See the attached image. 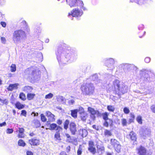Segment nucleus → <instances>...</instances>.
Instances as JSON below:
<instances>
[{"label":"nucleus","mask_w":155,"mask_h":155,"mask_svg":"<svg viewBox=\"0 0 155 155\" xmlns=\"http://www.w3.org/2000/svg\"><path fill=\"white\" fill-rule=\"evenodd\" d=\"M27 155H33V153L30 151H28L27 152Z\"/></svg>","instance_id":"obj_64"},{"label":"nucleus","mask_w":155,"mask_h":155,"mask_svg":"<svg viewBox=\"0 0 155 155\" xmlns=\"http://www.w3.org/2000/svg\"><path fill=\"white\" fill-rule=\"evenodd\" d=\"M88 110L91 114H95L97 111H96L93 108L89 107L88 108Z\"/></svg>","instance_id":"obj_31"},{"label":"nucleus","mask_w":155,"mask_h":155,"mask_svg":"<svg viewBox=\"0 0 155 155\" xmlns=\"http://www.w3.org/2000/svg\"><path fill=\"white\" fill-rule=\"evenodd\" d=\"M15 106L16 108L19 110L23 109L24 107V105L19 102H17L15 104Z\"/></svg>","instance_id":"obj_26"},{"label":"nucleus","mask_w":155,"mask_h":155,"mask_svg":"<svg viewBox=\"0 0 155 155\" xmlns=\"http://www.w3.org/2000/svg\"><path fill=\"white\" fill-rule=\"evenodd\" d=\"M108 115L109 114L107 112L103 113L102 114L103 118L105 120H109L110 122V120L108 118Z\"/></svg>","instance_id":"obj_27"},{"label":"nucleus","mask_w":155,"mask_h":155,"mask_svg":"<svg viewBox=\"0 0 155 155\" xmlns=\"http://www.w3.org/2000/svg\"><path fill=\"white\" fill-rule=\"evenodd\" d=\"M29 142L31 145H37L39 144V140L38 139L34 138L33 139L29 140Z\"/></svg>","instance_id":"obj_17"},{"label":"nucleus","mask_w":155,"mask_h":155,"mask_svg":"<svg viewBox=\"0 0 155 155\" xmlns=\"http://www.w3.org/2000/svg\"><path fill=\"white\" fill-rule=\"evenodd\" d=\"M81 89L84 94L90 95L94 93V87L93 84L86 83L81 86Z\"/></svg>","instance_id":"obj_4"},{"label":"nucleus","mask_w":155,"mask_h":155,"mask_svg":"<svg viewBox=\"0 0 155 155\" xmlns=\"http://www.w3.org/2000/svg\"><path fill=\"white\" fill-rule=\"evenodd\" d=\"M78 111L79 112L80 114L85 112L84 108L81 107H79Z\"/></svg>","instance_id":"obj_47"},{"label":"nucleus","mask_w":155,"mask_h":155,"mask_svg":"<svg viewBox=\"0 0 155 155\" xmlns=\"http://www.w3.org/2000/svg\"><path fill=\"white\" fill-rule=\"evenodd\" d=\"M69 129L72 134L74 135L77 132L76 125L73 122H71L69 124Z\"/></svg>","instance_id":"obj_11"},{"label":"nucleus","mask_w":155,"mask_h":155,"mask_svg":"<svg viewBox=\"0 0 155 155\" xmlns=\"http://www.w3.org/2000/svg\"><path fill=\"white\" fill-rule=\"evenodd\" d=\"M35 71H32L31 74L33 76V78L34 79H36L38 77H37L36 76H35Z\"/></svg>","instance_id":"obj_59"},{"label":"nucleus","mask_w":155,"mask_h":155,"mask_svg":"<svg viewBox=\"0 0 155 155\" xmlns=\"http://www.w3.org/2000/svg\"><path fill=\"white\" fill-rule=\"evenodd\" d=\"M68 104L70 105H72L74 104V100H71L68 101Z\"/></svg>","instance_id":"obj_58"},{"label":"nucleus","mask_w":155,"mask_h":155,"mask_svg":"<svg viewBox=\"0 0 155 155\" xmlns=\"http://www.w3.org/2000/svg\"><path fill=\"white\" fill-rule=\"evenodd\" d=\"M150 59L149 57H146L145 59V61L147 63H149L150 61Z\"/></svg>","instance_id":"obj_56"},{"label":"nucleus","mask_w":155,"mask_h":155,"mask_svg":"<svg viewBox=\"0 0 155 155\" xmlns=\"http://www.w3.org/2000/svg\"><path fill=\"white\" fill-rule=\"evenodd\" d=\"M53 94L51 93H50L45 96V98L50 99L53 97Z\"/></svg>","instance_id":"obj_48"},{"label":"nucleus","mask_w":155,"mask_h":155,"mask_svg":"<svg viewBox=\"0 0 155 155\" xmlns=\"http://www.w3.org/2000/svg\"><path fill=\"white\" fill-rule=\"evenodd\" d=\"M67 4L71 7H79L80 8L84 10H86V8L84 7V4L81 0H66Z\"/></svg>","instance_id":"obj_5"},{"label":"nucleus","mask_w":155,"mask_h":155,"mask_svg":"<svg viewBox=\"0 0 155 155\" xmlns=\"http://www.w3.org/2000/svg\"><path fill=\"white\" fill-rule=\"evenodd\" d=\"M66 136L67 137V138H70V139L69 140H68L67 141H68L69 142H71L72 141V140H71V137L70 135L68 134H66Z\"/></svg>","instance_id":"obj_55"},{"label":"nucleus","mask_w":155,"mask_h":155,"mask_svg":"<svg viewBox=\"0 0 155 155\" xmlns=\"http://www.w3.org/2000/svg\"><path fill=\"white\" fill-rule=\"evenodd\" d=\"M57 101L62 104L65 103V99L62 96H58L57 97Z\"/></svg>","instance_id":"obj_24"},{"label":"nucleus","mask_w":155,"mask_h":155,"mask_svg":"<svg viewBox=\"0 0 155 155\" xmlns=\"http://www.w3.org/2000/svg\"><path fill=\"white\" fill-rule=\"evenodd\" d=\"M0 101L3 104H5L6 105H7L8 103V101L6 99H1L0 98Z\"/></svg>","instance_id":"obj_49"},{"label":"nucleus","mask_w":155,"mask_h":155,"mask_svg":"<svg viewBox=\"0 0 155 155\" xmlns=\"http://www.w3.org/2000/svg\"><path fill=\"white\" fill-rule=\"evenodd\" d=\"M80 115L81 120L83 121L85 120L87 117V114L85 112L84 113H81Z\"/></svg>","instance_id":"obj_30"},{"label":"nucleus","mask_w":155,"mask_h":155,"mask_svg":"<svg viewBox=\"0 0 155 155\" xmlns=\"http://www.w3.org/2000/svg\"><path fill=\"white\" fill-rule=\"evenodd\" d=\"M1 25L3 27H5L6 26V23L4 22H1L0 23Z\"/></svg>","instance_id":"obj_62"},{"label":"nucleus","mask_w":155,"mask_h":155,"mask_svg":"<svg viewBox=\"0 0 155 155\" xmlns=\"http://www.w3.org/2000/svg\"><path fill=\"white\" fill-rule=\"evenodd\" d=\"M71 116L74 118H76L77 117V114L78 112V109H75L71 110Z\"/></svg>","instance_id":"obj_28"},{"label":"nucleus","mask_w":155,"mask_h":155,"mask_svg":"<svg viewBox=\"0 0 155 155\" xmlns=\"http://www.w3.org/2000/svg\"><path fill=\"white\" fill-rule=\"evenodd\" d=\"M108 87L110 92L113 91L118 96L127 92L128 90V87L118 79L114 80L112 84L108 85Z\"/></svg>","instance_id":"obj_2"},{"label":"nucleus","mask_w":155,"mask_h":155,"mask_svg":"<svg viewBox=\"0 0 155 155\" xmlns=\"http://www.w3.org/2000/svg\"><path fill=\"white\" fill-rule=\"evenodd\" d=\"M16 70V66L15 64H12L10 67V70L12 72H15Z\"/></svg>","instance_id":"obj_36"},{"label":"nucleus","mask_w":155,"mask_h":155,"mask_svg":"<svg viewBox=\"0 0 155 155\" xmlns=\"http://www.w3.org/2000/svg\"><path fill=\"white\" fill-rule=\"evenodd\" d=\"M57 58L59 64H66L75 61L77 58V54L75 51H71L69 50H62L59 48L56 52Z\"/></svg>","instance_id":"obj_1"},{"label":"nucleus","mask_w":155,"mask_h":155,"mask_svg":"<svg viewBox=\"0 0 155 155\" xmlns=\"http://www.w3.org/2000/svg\"><path fill=\"white\" fill-rule=\"evenodd\" d=\"M35 94H34L28 93L27 94V99L29 100H31L33 99Z\"/></svg>","instance_id":"obj_33"},{"label":"nucleus","mask_w":155,"mask_h":155,"mask_svg":"<svg viewBox=\"0 0 155 155\" xmlns=\"http://www.w3.org/2000/svg\"><path fill=\"white\" fill-rule=\"evenodd\" d=\"M79 7L74 8L68 13V16H72L73 17L79 18L83 14V12Z\"/></svg>","instance_id":"obj_6"},{"label":"nucleus","mask_w":155,"mask_h":155,"mask_svg":"<svg viewBox=\"0 0 155 155\" xmlns=\"http://www.w3.org/2000/svg\"><path fill=\"white\" fill-rule=\"evenodd\" d=\"M69 123V121L68 120H66L64 122V128L67 130L68 128V125Z\"/></svg>","instance_id":"obj_38"},{"label":"nucleus","mask_w":155,"mask_h":155,"mask_svg":"<svg viewBox=\"0 0 155 155\" xmlns=\"http://www.w3.org/2000/svg\"><path fill=\"white\" fill-rule=\"evenodd\" d=\"M33 122L35 124V126L36 127H38L40 126V123L39 121L37 120H33Z\"/></svg>","instance_id":"obj_37"},{"label":"nucleus","mask_w":155,"mask_h":155,"mask_svg":"<svg viewBox=\"0 0 155 155\" xmlns=\"http://www.w3.org/2000/svg\"><path fill=\"white\" fill-rule=\"evenodd\" d=\"M26 37V35L25 31L20 30L14 31L13 39L14 43L17 44L21 42Z\"/></svg>","instance_id":"obj_3"},{"label":"nucleus","mask_w":155,"mask_h":155,"mask_svg":"<svg viewBox=\"0 0 155 155\" xmlns=\"http://www.w3.org/2000/svg\"><path fill=\"white\" fill-rule=\"evenodd\" d=\"M88 150L93 154H95L96 153V149L93 141L91 140L89 141Z\"/></svg>","instance_id":"obj_10"},{"label":"nucleus","mask_w":155,"mask_h":155,"mask_svg":"<svg viewBox=\"0 0 155 155\" xmlns=\"http://www.w3.org/2000/svg\"><path fill=\"white\" fill-rule=\"evenodd\" d=\"M98 78L97 75L96 74H95L91 76L90 77V79L93 81L94 82L96 80H97Z\"/></svg>","instance_id":"obj_29"},{"label":"nucleus","mask_w":155,"mask_h":155,"mask_svg":"<svg viewBox=\"0 0 155 155\" xmlns=\"http://www.w3.org/2000/svg\"><path fill=\"white\" fill-rule=\"evenodd\" d=\"M107 108L108 110L111 112H113L115 110L114 106L111 105H108Z\"/></svg>","instance_id":"obj_32"},{"label":"nucleus","mask_w":155,"mask_h":155,"mask_svg":"<svg viewBox=\"0 0 155 155\" xmlns=\"http://www.w3.org/2000/svg\"><path fill=\"white\" fill-rule=\"evenodd\" d=\"M131 2H135L139 5H142L146 3L149 4L151 1L150 0H130Z\"/></svg>","instance_id":"obj_13"},{"label":"nucleus","mask_w":155,"mask_h":155,"mask_svg":"<svg viewBox=\"0 0 155 155\" xmlns=\"http://www.w3.org/2000/svg\"><path fill=\"white\" fill-rule=\"evenodd\" d=\"M35 33L36 35H39L41 32V28L39 27H37L35 29Z\"/></svg>","instance_id":"obj_34"},{"label":"nucleus","mask_w":155,"mask_h":155,"mask_svg":"<svg viewBox=\"0 0 155 155\" xmlns=\"http://www.w3.org/2000/svg\"><path fill=\"white\" fill-rule=\"evenodd\" d=\"M18 84H10L7 89L9 91H12L14 89H17L18 88L17 86H18Z\"/></svg>","instance_id":"obj_19"},{"label":"nucleus","mask_w":155,"mask_h":155,"mask_svg":"<svg viewBox=\"0 0 155 155\" xmlns=\"http://www.w3.org/2000/svg\"><path fill=\"white\" fill-rule=\"evenodd\" d=\"M19 98L23 101H25L26 99V97L25 94L23 93H21L20 94Z\"/></svg>","instance_id":"obj_41"},{"label":"nucleus","mask_w":155,"mask_h":155,"mask_svg":"<svg viewBox=\"0 0 155 155\" xmlns=\"http://www.w3.org/2000/svg\"><path fill=\"white\" fill-rule=\"evenodd\" d=\"M18 144L19 146L24 147L25 145L26 144L23 140L20 139L18 141Z\"/></svg>","instance_id":"obj_35"},{"label":"nucleus","mask_w":155,"mask_h":155,"mask_svg":"<svg viewBox=\"0 0 155 155\" xmlns=\"http://www.w3.org/2000/svg\"><path fill=\"white\" fill-rule=\"evenodd\" d=\"M49 129L51 130H56L58 131H61L62 130V128L60 126H57L56 124L54 123L50 124Z\"/></svg>","instance_id":"obj_16"},{"label":"nucleus","mask_w":155,"mask_h":155,"mask_svg":"<svg viewBox=\"0 0 155 155\" xmlns=\"http://www.w3.org/2000/svg\"><path fill=\"white\" fill-rule=\"evenodd\" d=\"M1 40L2 42L3 43H5L6 41V39L5 38L2 37L1 38Z\"/></svg>","instance_id":"obj_60"},{"label":"nucleus","mask_w":155,"mask_h":155,"mask_svg":"<svg viewBox=\"0 0 155 155\" xmlns=\"http://www.w3.org/2000/svg\"><path fill=\"white\" fill-rule=\"evenodd\" d=\"M104 135L107 137L110 136L112 135V133L110 131L107 130H105L104 132Z\"/></svg>","instance_id":"obj_39"},{"label":"nucleus","mask_w":155,"mask_h":155,"mask_svg":"<svg viewBox=\"0 0 155 155\" xmlns=\"http://www.w3.org/2000/svg\"><path fill=\"white\" fill-rule=\"evenodd\" d=\"M128 137L129 138L130 140H133L135 141L137 139L136 135V134L133 131L130 132L129 135L128 136Z\"/></svg>","instance_id":"obj_22"},{"label":"nucleus","mask_w":155,"mask_h":155,"mask_svg":"<svg viewBox=\"0 0 155 155\" xmlns=\"http://www.w3.org/2000/svg\"><path fill=\"white\" fill-rule=\"evenodd\" d=\"M135 118V116L133 113H131L130 114V118H129L128 124H130L131 123L134 122Z\"/></svg>","instance_id":"obj_23"},{"label":"nucleus","mask_w":155,"mask_h":155,"mask_svg":"<svg viewBox=\"0 0 155 155\" xmlns=\"http://www.w3.org/2000/svg\"><path fill=\"white\" fill-rule=\"evenodd\" d=\"M59 131H57L55 134L54 137L57 139L59 140L60 138V133Z\"/></svg>","instance_id":"obj_50"},{"label":"nucleus","mask_w":155,"mask_h":155,"mask_svg":"<svg viewBox=\"0 0 155 155\" xmlns=\"http://www.w3.org/2000/svg\"><path fill=\"white\" fill-rule=\"evenodd\" d=\"M26 111L25 110H23L21 111V114L24 116H26Z\"/></svg>","instance_id":"obj_57"},{"label":"nucleus","mask_w":155,"mask_h":155,"mask_svg":"<svg viewBox=\"0 0 155 155\" xmlns=\"http://www.w3.org/2000/svg\"><path fill=\"white\" fill-rule=\"evenodd\" d=\"M150 109L152 111L155 113V105H153L151 106Z\"/></svg>","instance_id":"obj_54"},{"label":"nucleus","mask_w":155,"mask_h":155,"mask_svg":"<svg viewBox=\"0 0 155 155\" xmlns=\"http://www.w3.org/2000/svg\"><path fill=\"white\" fill-rule=\"evenodd\" d=\"M106 64L108 68H112L110 70L112 71L113 69L114 68V60L112 58H106L105 59Z\"/></svg>","instance_id":"obj_9"},{"label":"nucleus","mask_w":155,"mask_h":155,"mask_svg":"<svg viewBox=\"0 0 155 155\" xmlns=\"http://www.w3.org/2000/svg\"><path fill=\"white\" fill-rule=\"evenodd\" d=\"M120 66L121 68H122L124 69L126 68L127 69L134 67V65H133L125 63H123L121 64Z\"/></svg>","instance_id":"obj_20"},{"label":"nucleus","mask_w":155,"mask_h":155,"mask_svg":"<svg viewBox=\"0 0 155 155\" xmlns=\"http://www.w3.org/2000/svg\"><path fill=\"white\" fill-rule=\"evenodd\" d=\"M123 111L125 114H128L130 112V110L129 108L126 107L124 108Z\"/></svg>","instance_id":"obj_46"},{"label":"nucleus","mask_w":155,"mask_h":155,"mask_svg":"<svg viewBox=\"0 0 155 155\" xmlns=\"http://www.w3.org/2000/svg\"><path fill=\"white\" fill-rule=\"evenodd\" d=\"M150 133V130L148 128H143L140 132L141 135L144 137H146L147 136H149Z\"/></svg>","instance_id":"obj_14"},{"label":"nucleus","mask_w":155,"mask_h":155,"mask_svg":"<svg viewBox=\"0 0 155 155\" xmlns=\"http://www.w3.org/2000/svg\"><path fill=\"white\" fill-rule=\"evenodd\" d=\"M46 114V115L47 117L48 120L47 122L48 124H50L49 122H53L55 120V119L54 118L55 116L52 114L51 112L49 111H47Z\"/></svg>","instance_id":"obj_12"},{"label":"nucleus","mask_w":155,"mask_h":155,"mask_svg":"<svg viewBox=\"0 0 155 155\" xmlns=\"http://www.w3.org/2000/svg\"><path fill=\"white\" fill-rule=\"evenodd\" d=\"M24 129L23 128H19V132L20 133H23L24 132Z\"/></svg>","instance_id":"obj_61"},{"label":"nucleus","mask_w":155,"mask_h":155,"mask_svg":"<svg viewBox=\"0 0 155 155\" xmlns=\"http://www.w3.org/2000/svg\"><path fill=\"white\" fill-rule=\"evenodd\" d=\"M110 124V123H109L107 120H105L104 122V125L106 127H108L109 124Z\"/></svg>","instance_id":"obj_53"},{"label":"nucleus","mask_w":155,"mask_h":155,"mask_svg":"<svg viewBox=\"0 0 155 155\" xmlns=\"http://www.w3.org/2000/svg\"><path fill=\"white\" fill-rule=\"evenodd\" d=\"M40 116L42 121L45 122L46 121L47 119L44 114H41L40 115Z\"/></svg>","instance_id":"obj_43"},{"label":"nucleus","mask_w":155,"mask_h":155,"mask_svg":"<svg viewBox=\"0 0 155 155\" xmlns=\"http://www.w3.org/2000/svg\"><path fill=\"white\" fill-rule=\"evenodd\" d=\"M95 84L98 85H101L102 83V80L100 79H99L98 78L97 80H96V81L94 82Z\"/></svg>","instance_id":"obj_44"},{"label":"nucleus","mask_w":155,"mask_h":155,"mask_svg":"<svg viewBox=\"0 0 155 155\" xmlns=\"http://www.w3.org/2000/svg\"><path fill=\"white\" fill-rule=\"evenodd\" d=\"M97 147L98 153L99 155H101L104 152V147L102 145H97Z\"/></svg>","instance_id":"obj_18"},{"label":"nucleus","mask_w":155,"mask_h":155,"mask_svg":"<svg viewBox=\"0 0 155 155\" xmlns=\"http://www.w3.org/2000/svg\"><path fill=\"white\" fill-rule=\"evenodd\" d=\"M137 122L140 124H141L142 123V119L141 117L140 116H138L137 117Z\"/></svg>","instance_id":"obj_42"},{"label":"nucleus","mask_w":155,"mask_h":155,"mask_svg":"<svg viewBox=\"0 0 155 155\" xmlns=\"http://www.w3.org/2000/svg\"><path fill=\"white\" fill-rule=\"evenodd\" d=\"M82 153V149L79 147L77 151L78 155H81Z\"/></svg>","instance_id":"obj_52"},{"label":"nucleus","mask_w":155,"mask_h":155,"mask_svg":"<svg viewBox=\"0 0 155 155\" xmlns=\"http://www.w3.org/2000/svg\"><path fill=\"white\" fill-rule=\"evenodd\" d=\"M79 134L81 135L83 137H85L87 134V132L84 129H80L79 131Z\"/></svg>","instance_id":"obj_21"},{"label":"nucleus","mask_w":155,"mask_h":155,"mask_svg":"<svg viewBox=\"0 0 155 155\" xmlns=\"http://www.w3.org/2000/svg\"><path fill=\"white\" fill-rule=\"evenodd\" d=\"M112 145L114 147L115 150L117 153H119L121 149V145L119 142L114 139H111L110 140Z\"/></svg>","instance_id":"obj_7"},{"label":"nucleus","mask_w":155,"mask_h":155,"mask_svg":"<svg viewBox=\"0 0 155 155\" xmlns=\"http://www.w3.org/2000/svg\"><path fill=\"white\" fill-rule=\"evenodd\" d=\"M18 138H23L24 137V134H23V133H22V134L20 133V134H19L18 135Z\"/></svg>","instance_id":"obj_63"},{"label":"nucleus","mask_w":155,"mask_h":155,"mask_svg":"<svg viewBox=\"0 0 155 155\" xmlns=\"http://www.w3.org/2000/svg\"><path fill=\"white\" fill-rule=\"evenodd\" d=\"M32 88L31 87L29 86H25L24 89V90L27 92H30L32 90Z\"/></svg>","instance_id":"obj_40"},{"label":"nucleus","mask_w":155,"mask_h":155,"mask_svg":"<svg viewBox=\"0 0 155 155\" xmlns=\"http://www.w3.org/2000/svg\"><path fill=\"white\" fill-rule=\"evenodd\" d=\"M151 72V70H144V71H140V74L141 77L144 78L145 81H149L150 80L149 74Z\"/></svg>","instance_id":"obj_8"},{"label":"nucleus","mask_w":155,"mask_h":155,"mask_svg":"<svg viewBox=\"0 0 155 155\" xmlns=\"http://www.w3.org/2000/svg\"><path fill=\"white\" fill-rule=\"evenodd\" d=\"M145 92L146 94L152 93L153 92V89L151 87H147L144 88Z\"/></svg>","instance_id":"obj_25"},{"label":"nucleus","mask_w":155,"mask_h":155,"mask_svg":"<svg viewBox=\"0 0 155 155\" xmlns=\"http://www.w3.org/2000/svg\"><path fill=\"white\" fill-rule=\"evenodd\" d=\"M13 132V130L12 129L8 128L6 130L7 133L8 134H11Z\"/></svg>","instance_id":"obj_51"},{"label":"nucleus","mask_w":155,"mask_h":155,"mask_svg":"<svg viewBox=\"0 0 155 155\" xmlns=\"http://www.w3.org/2000/svg\"><path fill=\"white\" fill-rule=\"evenodd\" d=\"M121 123L123 126H126L127 125V124L128 123L127 122L126 120L125 119H122L121 120Z\"/></svg>","instance_id":"obj_45"},{"label":"nucleus","mask_w":155,"mask_h":155,"mask_svg":"<svg viewBox=\"0 0 155 155\" xmlns=\"http://www.w3.org/2000/svg\"><path fill=\"white\" fill-rule=\"evenodd\" d=\"M138 151V154L139 155H146V149L144 147L140 146L137 149Z\"/></svg>","instance_id":"obj_15"}]
</instances>
